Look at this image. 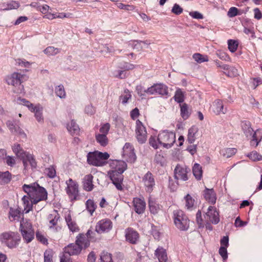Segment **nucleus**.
I'll return each mask as SVG.
<instances>
[{
    "mask_svg": "<svg viewBox=\"0 0 262 262\" xmlns=\"http://www.w3.org/2000/svg\"><path fill=\"white\" fill-rule=\"evenodd\" d=\"M20 211L17 209L11 208L9 212V219L11 221H19L21 219Z\"/></svg>",
    "mask_w": 262,
    "mask_h": 262,
    "instance_id": "obj_32",
    "label": "nucleus"
},
{
    "mask_svg": "<svg viewBox=\"0 0 262 262\" xmlns=\"http://www.w3.org/2000/svg\"><path fill=\"white\" fill-rule=\"evenodd\" d=\"M189 171L186 166L178 165L174 169V177L177 180L186 181L188 179L187 173Z\"/></svg>",
    "mask_w": 262,
    "mask_h": 262,
    "instance_id": "obj_17",
    "label": "nucleus"
},
{
    "mask_svg": "<svg viewBox=\"0 0 262 262\" xmlns=\"http://www.w3.org/2000/svg\"><path fill=\"white\" fill-rule=\"evenodd\" d=\"M174 98L175 101L178 103L182 102L184 101V94L181 90L178 89L176 91Z\"/></svg>",
    "mask_w": 262,
    "mask_h": 262,
    "instance_id": "obj_52",
    "label": "nucleus"
},
{
    "mask_svg": "<svg viewBox=\"0 0 262 262\" xmlns=\"http://www.w3.org/2000/svg\"><path fill=\"white\" fill-rule=\"evenodd\" d=\"M78 245L81 247L86 248L90 245V242L83 234H79L77 237L75 242Z\"/></svg>",
    "mask_w": 262,
    "mask_h": 262,
    "instance_id": "obj_33",
    "label": "nucleus"
},
{
    "mask_svg": "<svg viewBox=\"0 0 262 262\" xmlns=\"http://www.w3.org/2000/svg\"><path fill=\"white\" fill-rule=\"evenodd\" d=\"M19 7V4L16 1H11L7 4V7L6 10L16 9Z\"/></svg>",
    "mask_w": 262,
    "mask_h": 262,
    "instance_id": "obj_57",
    "label": "nucleus"
},
{
    "mask_svg": "<svg viewBox=\"0 0 262 262\" xmlns=\"http://www.w3.org/2000/svg\"><path fill=\"white\" fill-rule=\"evenodd\" d=\"M172 13L176 15L180 14L183 12V9L178 4H174L171 10Z\"/></svg>",
    "mask_w": 262,
    "mask_h": 262,
    "instance_id": "obj_63",
    "label": "nucleus"
},
{
    "mask_svg": "<svg viewBox=\"0 0 262 262\" xmlns=\"http://www.w3.org/2000/svg\"><path fill=\"white\" fill-rule=\"evenodd\" d=\"M15 62L16 64L17 65L24 68H29L32 64L31 62H28L25 59L20 58L15 59Z\"/></svg>",
    "mask_w": 262,
    "mask_h": 262,
    "instance_id": "obj_53",
    "label": "nucleus"
},
{
    "mask_svg": "<svg viewBox=\"0 0 262 262\" xmlns=\"http://www.w3.org/2000/svg\"><path fill=\"white\" fill-rule=\"evenodd\" d=\"M67 128L72 135H76L79 132V127L78 124L73 120L67 124Z\"/></svg>",
    "mask_w": 262,
    "mask_h": 262,
    "instance_id": "obj_30",
    "label": "nucleus"
},
{
    "mask_svg": "<svg viewBox=\"0 0 262 262\" xmlns=\"http://www.w3.org/2000/svg\"><path fill=\"white\" fill-rule=\"evenodd\" d=\"M56 95L61 99H64L66 97V93L62 85L57 86L55 89Z\"/></svg>",
    "mask_w": 262,
    "mask_h": 262,
    "instance_id": "obj_42",
    "label": "nucleus"
},
{
    "mask_svg": "<svg viewBox=\"0 0 262 262\" xmlns=\"http://www.w3.org/2000/svg\"><path fill=\"white\" fill-rule=\"evenodd\" d=\"M20 241V237L16 232L6 231L0 234V242L8 248L12 249L16 247Z\"/></svg>",
    "mask_w": 262,
    "mask_h": 262,
    "instance_id": "obj_5",
    "label": "nucleus"
},
{
    "mask_svg": "<svg viewBox=\"0 0 262 262\" xmlns=\"http://www.w3.org/2000/svg\"><path fill=\"white\" fill-rule=\"evenodd\" d=\"M110 166L112 170L123 172L127 168L125 162L121 160H111L109 162Z\"/></svg>",
    "mask_w": 262,
    "mask_h": 262,
    "instance_id": "obj_20",
    "label": "nucleus"
},
{
    "mask_svg": "<svg viewBox=\"0 0 262 262\" xmlns=\"http://www.w3.org/2000/svg\"><path fill=\"white\" fill-rule=\"evenodd\" d=\"M205 221L208 224L211 223L216 224L220 221V215L216 208L213 206H209L204 215Z\"/></svg>",
    "mask_w": 262,
    "mask_h": 262,
    "instance_id": "obj_10",
    "label": "nucleus"
},
{
    "mask_svg": "<svg viewBox=\"0 0 262 262\" xmlns=\"http://www.w3.org/2000/svg\"><path fill=\"white\" fill-rule=\"evenodd\" d=\"M111 125L108 123H105L101 125L99 128V132L98 134L106 135L110 130Z\"/></svg>",
    "mask_w": 262,
    "mask_h": 262,
    "instance_id": "obj_47",
    "label": "nucleus"
},
{
    "mask_svg": "<svg viewBox=\"0 0 262 262\" xmlns=\"http://www.w3.org/2000/svg\"><path fill=\"white\" fill-rule=\"evenodd\" d=\"M19 230L23 239L26 243H29L33 240L34 232L32 224L29 221L23 219L20 221Z\"/></svg>",
    "mask_w": 262,
    "mask_h": 262,
    "instance_id": "obj_7",
    "label": "nucleus"
},
{
    "mask_svg": "<svg viewBox=\"0 0 262 262\" xmlns=\"http://www.w3.org/2000/svg\"><path fill=\"white\" fill-rule=\"evenodd\" d=\"M64 217L70 230L72 232H78L79 230V227L76 223L72 220L70 211L67 210L65 212Z\"/></svg>",
    "mask_w": 262,
    "mask_h": 262,
    "instance_id": "obj_22",
    "label": "nucleus"
},
{
    "mask_svg": "<svg viewBox=\"0 0 262 262\" xmlns=\"http://www.w3.org/2000/svg\"><path fill=\"white\" fill-rule=\"evenodd\" d=\"M122 156L128 162H134L136 159V156L134 152V148L130 143H126L122 149Z\"/></svg>",
    "mask_w": 262,
    "mask_h": 262,
    "instance_id": "obj_13",
    "label": "nucleus"
},
{
    "mask_svg": "<svg viewBox=\"0 0 262 262\" xmlns=\"http://www.w3.org/2000/svg\"><path fill=\"white\" fill-rule=\"evenodd\" d=\"M149 143L150 145L155 149H157L159 147V145L160 144L159 142L158 137L157 138L154 136L150 137L149 139Z\"/></svg>",
    "mask_w": 262,
    "mask_h": 262,
    "instance_id": "obj_54",
    "label": "nucleus"
},
{
    "mask_svg": "<svg viewBox=\"0 0 262 262\" xmlns=\"http://www.w3.org/2000/svg\"><path fill=\"white\" fill-rule=\"evenodd\" d=\"M66 190L71 199H76L78 194V185L77 183L70 178L66 182Z\"/></svg>",
    "mask_w": 262,
    "mask_h": 262,
    "instance_id": "obj_12",
    "label": "nucleus"
},
{
    "mask_svg": "<svg viewBox=\"0 0 262 262\" xmlns=\"http://www.w3.org/2000/svg\"><path fill=\"white\" fill-rule=\"evenodd\" d=\"M192 172L196 179L201 180L203 174L202 166L199 164L195 163L192 167Z\"/></svg>",
    "mask_w": 262,
    "mask_h": 262,
    "instance_id": "obj_36",
    "label": "nucleus"
},
{
    "mask_svg": "<svg viewBox=\"0 0 262 262\" xmlns=\"http://www.w3.org/2000/svg\"><path fill=\"white\" fill-rule=\"evenodd\" d=\"M222 68L225 71L226 74L229 77H235L238 75L237 69L234 67L224 65Z\"/></svg>",
    "mask_w": 262,
    "mask_h": 262,
    "instance_id": "obj_34",
    "label": "nucleus"
},
{
    "mask_svg": "<svg viewBox=\"0 0 262 262\" xmlns=\"http://www.w3.org/2000/svg\"><path fill=\"white\" fill-rule=\"evenodd\" d=\"M247 157L253 161L262 160V156L256 151H253L247 155Z\"/></svg>",
    "mask_w": 262,
    "mask_h": 262,
    "instance_id": "obj_49",
    "label": "nucleus"
},
{
    "mask_svg": "<svg viewBox=\"0 0 262 262\" xmlns=\"http://www.w3.org/2000/svg\"><path fill=\"white\" fill-rule=\"evenodd\" d=\"M21 201L24 206V212L28 213L32 209L33 204H34V203L32 202L28 194L22 198Z\"/></svg>",
    "mask_w": 262,
    "mask_h": 262,
    "instance_id": "obj_28",
    "label": "nucleus"
},
{
    "mask_svg": "<svg viewBox=\"0 0 262 262\" xmlns=\"http://www.w3.org/2000/svg\"><path fill=\"white\" fill-rule=\"evenodd\" d=\"M49 10H50V7L47 5H39L37 7V10L45 15L49 12Z\"/></svg>",
    "mask_w": 262,
    "mask_h": 262,
    "instance_id": "obj_59",
    "label": "nucleus"
},
{
    "mask_svg": "<svg viewBox=\"0 0 262 262\" xmlns=\"http://www.w3.org/2000/svg\"><path fill=\"white\" fill-rule=\"evenodd\" d=\"M36 238L40 242L43 244L47 245L48 244V240L46 237L42 233L37 232L36 234Z\"/></svg>",
    "mask_w": 262,
    "mask_h": 262,
    "instance_id": "obj_58",
    "label": "nucleus"
},
{
    "mask_svg": "<svg viewBox=\"0 0 262 262\" xmlns=\"http://www.w3.org/2000/svg\"><path fill=\"white\" fill-rule=\"evenodd\" d=\"M11 180V174L9 171L0 172V183L1 184H7Z\"/></svg>",
    "mask_w": 262,
    "mask_h": 262,
    "instance_id": "obj_39",
    "label": "nucleus"
},
{
    "mask_svg": "<svg viewBox=\"0 0 262 262\" xmlns=\"http://www.w3.org/2000/svg\"><path fill=\"white\" fill-rule=\"evenodd\" d=\"M238 14V10L234 7H231L227 13V15L229 17H233Z\"/></svg>",
    "mask_w": 262,
    "mask_h": 262,
    "instance_id": "obj_56",
    "label": "nucleus"
},
{
    "mask_svg": "<svg viewBox=\"0 0 262 262\" xmlns=\"http://www.w3.org/2000/svg\"><path fill=\"white\" fill-rule=\"evenodd\" d=\"M204 195L205 199L208 202L211 203L212 204H214L216 202V195L212 189H206L204 191Z\"/></svg>",
    "mask_w": 262,
    "mask_h": 262,
    "instance_id": "obj_31",
    "label": "nucleus"
},
{
    "mask_svg": "<svg viewBox=\"0 0 262 262\" xmlns=\"http://www.w3.org/2000/svg\"><path fill=\"white\" fill-rule=\"evenodd\" d=\"M202 136V134L199 132V128L196 126H191L188 132L187 140L190 143L194 142L196 139Z\"/></svg>",
    "mask_w": 262,
    "mask_h": 262,
    "instance_id": "obj_21",
    "label": "nucleus"
},
{
    "mask_svg": "<svg viewBox=\"0 0 262 262\" xmlns=\"http://www.w3.org/2000/svg\"><path fill=\"white\" fill-rule=\"evenodd\" d=\"M131 95L128 91H124V94L121 97V100L122 103H126L128 100L130 98Z\"/></svg>",
    "mask_w": 262,
    "mask_h": 262,
    "instance_id": "obj_61",
    "label": "nucleus"
},
{
    "mask_svg": "<svg viewBox=\"0 0 262 262\" xmlns=\"http://www.w3.org/2000/svg\"><path fill=\"white\" fill-rule=\"evenodd\" d=\"M12 150L13 152L16 155V156L21 159L25 155H26L27 152L25 151L20 144H15L12 147Z\"/></svg>",
    "mask_w": 262,
    "mask_h": 262,
    "instance_id": "obj_37",
    "label": "nucleus"
},
{
    "mask_svg": "<svg viewBox=\"0 0 262 262\" xmlns=\"http://www.w3.org/2000/svg\"><path fill=\"white\" fill-rule=\"evenodd\" d=\"M22 188L34 204H37L47 199V192L45 189L36 183L30 185L24 184Z\"/></svg>",
    "mask_w": 262,
    "mask_h": 262,
    "instance_id": "obj_1",
    "label": "nucleus"
},
{
    "mask_svg": "<svg viewBox=\"0 0 262 262\" xmlns=\"http://www.w3.org/2000/svg\"><path fill=\"white\" fill-rule=\"evenodd\" d=\"M174 224L181 231H186L189 227V221L181 210H176L173 213Z\"/></svg>",
    "mask_w": 262,
    "mask_h": 262,
    "instance_id": "obj_6",
    "label": "nucleus"
},
{
    "mask_svg": "<svg viewBox=\"0 0 262 262\" xmlns=\"http://www.w3.org/2000/svg\"><path fill=\"white\" fill-rule=\"evenodd\" d=\"M145 92L148 95H160L165 97L169 96L168 86L163 83L155 84L145 90Z\"/></svg>",
    "mask_w": 262,
    "mask_h": 262,
    "instance_id": "obj_9",
    "label": "nucleus"
},
{
    "mask_svg": "<svg viewBox=\"0 0 262 262\" xmlns=\"http://www.w3.org/2000/svg\"><path fill=\"white\" fill-rule=\"evenodd\" d=\"M53 252L51 250H46L44 253L45 262H53Z\"/></svg>",
    "mask_w": 262,
    "mask_h": 262,
    "instance_id": "obj_55",
    "label": "nucleus"
},
{
    "mask_svg": "<svg viewBox=\"0 0 262 262\" xmlns=\"http://www.w3.org/2000/svg\"><path fill=\"white\" fill-rule=\"evenodd\" d=\"M135 133L136 138L140 143L143 144L146 142L147 137L146 129L139 120L136 122Z\"/></svg>",
    "mask_w": 262,
    "mask_h": 262,
    "instance_id": "obj_11",
    "label": "nucleus"
},
{
    "mask_svg": "<svg viewBox=\"0 0 262 262\" xmlns=\"http://www.w3.org/2000/svg\"><path fill=\"white\" fill-rule=\"evenodd\" d=\"M181 114L184 119H186L189 116L187 105L185 103L181 105Z\"/></svg>",
    "mask_w": 262,
    "mask_h": 262,
    "instance_id": "obj_50",
    "label": "nucleus"
},
{
    "mask_svg": "<svg viewBox=\"0 0 262 262\" xmlns=\"http://www.w3.org/2000/svg\"><path fill=\"white\" fill-rule=\"evenodd\" d=\"M17 102L19 104L26 106L31 112L33 113L34 117L38 123H43L45 120L43 115V107L41 104L35 105L26 99L20 98L17 99Z\"/></svg>",
    "mask_w": 262,
    "mask_h": 262,
    "instance_id": "obj_3",
    "label": "nucleus"
},
{
    "mask_svg": "<svg viewBox=\"0 0 262 262\" xmlns=\"http://www.w3.org/2000/svg\"><path fill=\"white\" fill-rule=\"evenodd\" d=\"M120 171H116V170H111L108 172V176L112 180L113 183L116 186L118 190L122 189V182L123 177Z\"/></svg>",
    "mask_w": 262,
    "mask_h": 262,
    "instance_id": "obj_15",
    "label": "nucleus"
},
{
    "mask_svg": "<svg viewBox=\"0 0 262 262\" xmlns=\"http://www.w3.org/2000/svg\"><path fill=\"white\" fill-rule=\"evenodd\" d=\"M28 79V77L25 74L18 72H13L6 77V83L13 87V91L16 93H21L24 90L22 84L23 80Z\"/></svg>",
    "mask_w": 262,
    "mask_h": 262,
    "instance_id": "obj_2",
    "label": "nucleus"
},
{
    "mask_svg": "<svg viewBox=\"0 0 262 262\" xmlns=\"http://www.w3.org/2000/svg\"><path fill=\"white\" fill-rule=\"evenodd\" d=\"M196 221L199 227L204 226V222L202 218V214L200 211H198L196 214Z\"/></svg>",
    "mask_w": 262,
    "mask_h": 262,
    "instance_id": "obj_62",
    "label": "nucleus"
},
{
    "mask_svg": "<svg viewBox=\"0 0 262 262\" xmlns=\"http://www.w3.org/2000/svg\"><path fill=\"white\" fill-rule=\"evenodd\" d=\"M237 150L234 148H226L222 149L221 151V154L222 156L225 158H228L236 152Z\"/></svg>",
    "mask_w": 262,
    "mask_h": 262,
    "instance_id": "obj_38",
    "label": "nucleus"
},
{
    "mask_svg": "<svg viewBox=\"0 0 262 262\" xmlns=\"http://www.w3.org/2000/svg\"><path fill=\"white\" fill-rule=\"evenodd\" d=\"M86 207L88 211L92 215L94 212L95 211L97 206L94 203L93 200L89 199L86 202Z\"/></svg>",
    "mask_w": 262,
    "mask_h": 262,
    "instance_id": "obj_43",
    "label": "nucleus"
},
{
    "mask_svg": "<svg viewBox=\"0 0 262 262\" xmlns=\"http://www.w3.org/2000/svg\"><path fill=\"white\" fill-rule=\"evenodd\" d=\"M125 238L127 241L135 244L139 238L138 233L132 228H128L125 231Z\"/></svg>",
    "mask_w": 262,
    "mask_h": 262,
    "instance_id": "obj_24",
    "label": "nucleus"
},
{
    "mask_svg": "<svg viewBox=\"0 0 262 262\" xmlns=\"http://www.w3.org/2000/svg\"><path fill=\"white\" fill-rule=\"evenodd\" d=\"M219 254L222 256L223 260H226L228 257L227 248L221 246L219 249Z\"/></svg>",
    "mask_w": 262,
    "mask_h": 262,
    "instance_id": "obj_60",
    "label": "nucleus"
},
{
    "mask_svg": "<svg viewBox=\"0 0 262 262\" xmlns=\"http://www.w3.org/2000/svg\"><path fill=\"white\" fill-rule=\"evenodd\" d=\"M99 262H114L112 255L107 252H102L100 255Z\"/></svg>",
    "mask_w": 262,
    "mask_h": 262,
    "instance_id": "obj_40",
    "label": "nucleus"
},
{
    "mask_svg": "<svg viewBox=\"0 0 262 262\" xmlns=\"http://www.w3.org/2000/svg\"><path fill=\"white\" fill-rule=\"evenodd\" d=\"M193 59L198 63L208 61V58L207 56L203 55L200 53H195L193 55Z\"/></svg>",
    "mask_w": 262,
    "mask_h": 262,
    "instance_id": "obj_48",
    "label": "nucleus"
},
{
    "mask_svg": "<svg viewBox=\"0 0 262 262\" xmlns=\"http://www.w3.org/2000/svg\"><path fill=\"white\" fill-rule=\"evenodd\" d=\"M155 255L159 262H167L168 257L166 250L162 248H158L155 251Z\"/></svg>",
    "mask_w": 262,
    "mask_h": 262,
    "instance_id": "obj_29",
    "label": "nucleus"
},
{
    "mask_svg": "<svg viewBox=\"0 0 262 262\" xmlns=\"http://www.w3.org/2000/svg\"><path fill=\"white\" fill-rule=\"evenodd\" d=\"M149 207L150 211L152 214L157 213L160 210L159 205L150 199L149 200Z\"/></svg>",
    "mask_w": 262,
    "mask_h": 262,
    "instance_id": "obj_45",
    "label": "nucleus"
},
{
    "mask_svg": "<svg viewBox=\"0 0 262 262\" xmlns=\"http://www.w3.org/2000/svg\"><path fill=\"white\" fill-rule=\"evenodd\" d=\"M47 174L51 178L55 177L56 176V171L53 167H50L46 169Z\"/></svg>",
    "mask_w": 262,
    "mask_h": 262,
    "instance_id": "obj_64",
    "label": "nucleus"
},
{
    "mask_svg": "<svg viewBox=\"0 0 262 262\" xmlns=\"http://www.w3.org/2000/svg\"><path fill=\"white\" fill-rule=\"evenodd\" d=\"M95 139L97 142L103 147L106 146L108 143V139L106 135L96 133Z\"/></svg>",
    "mask_w": 262,
    "mask_h": 262,
    "instance_id": "obj_35",
    "label": "nucleus"
},
{
    "mask_svg": "<svg viewBox=\"0 0 262 262\" xmlns=\"http://www.w3.org/2000/svg\"><path fill=\"white\" fill-rule=\"evenodd\" d=\"M133 205L135 211L138 214H142L144 212L146 203L141 198H136L133 200Z\"/></svg>",
    "mask_w": 262,
    "mask_h": 262,
    "instance_id": "obj_23",
    "label": "nucleus"
},
{
    "mask_svg": "<svg viewBox=\"0 0 262 262\" xmlns=\"http://www.w3.org/2000/svg\"><path fill=\"white\" fill-rule=\"evenodd\" d=\"M248 133L251 136V139L250 141V144L251 146L256 147L259 142L262 139V130L257 129L256 131L253 132V129L251 128H249L248 132L246 133L247 137H248Z\"/></svg>",
    "mask_w": 262,
    "mask_h": 262,
    "instance_id": "obj_16",
    "label": "nucleus"
},
{
    "mask_svg": "<svg viewBox=\"0 0 262 262\" xmlns=\"http://www.w3.org/2000/svg\"><path fill=\"white\" fill-rule=\"evenodd\" d=\"M113 228V223L108 219H103L99 221L95 227L96 231L98 233L109 232Z\"/></svg>",
    "mask_w": 262,
    "mask_h": 262,
    "instance_id": "obj_14",
    "label": "nucleus"
},
{
    "mask_svg": "<svg viewBox=\"0 0 262 262\" xmlns=\"http://www.w3.org/2000/svg\"><path fill=\"white\" fill-rule=\"evenodd\" d=\"M9 128L12 133H14L17 135H18L23 138H26V135L24 131L21 129L19 127L14 126L12 124L9 126Z\"/></svg>",
    "mask_w": 262,
    "mask_h": 262,
    "instance_id": "obj_44",
    "label": "nucleus"
},
{
    "mask_svg": "<svg viewBox=\"0 0 262 262\" xmlns=\"http://www.w3.org/2000/svg\"><path fill=\"white\" fill-rule=\"evenodd\" d=\"M21 159L23 161L25 169L35 168L36 167V162L32 154L27 152Z\"/></svg>",
    "mask_w": 262,
    "mask_h": 262,
    "instance_id": "obj_18",
    "label": "nucleus"
},
{
    "mask_svg": "<svg viewBox=\"0 0 262 262\" xmlns=\"http://www.w3.org/2000/svg\"><path fill=\"white\" fill-rule=\"evenodd\" d=\"M228 49L232 53L235 52L238 47V42L237 41L230 39L228 41Z\"/></svg>",
    "mask_w": 262,
    "mask_h": 262,
    "instance_id": "obj_51",
    "label": "nucleus"
},
{
    "mask_svg": "<svg viewBox=\"0 0 262 262\" xmlns=\"http://www.w3.org/2000/svg\"><path fill=\"white\" fill-rule=\"evenodd\" d=\"M142 181L145 187L146 191L150 192L155 186V180L152 174L150 172L146 173L143 178Z\"/></svg>",
    "mask_w": 262,
    "mask_h": 262,
    "instance_id": "obj_19",
    "label": "nucleus"
},
{
    "mask_svg": "<svg viewBox=\"0 0 262 262\" xmlns=\"http://www.w3.org/2000/svg\"><path fill=\"white\" fill-rule=\"evenodd\" d=\"M213 112L216 115L225 114L227 112V108L224 107L223 102L220 100H216L212 106Z\"/></svg>",
    "mask_w": 262,
    "mask_h": 262,
    "instance_id": "obj_26",
    "label": "nucleus"
},
{
    "mask_svg": "<svg viewBox=\"0 0 262 262\" xmlns=\"http://www.w3.org/2000/svg\"><path fill=\"white\" fill-rule=\"evenodd\" d=\"M158 140L163 147L169 148L176 141L175 134L172 132L163 130L158 135Z\"/></svg>",
    "mask_w": 262,
    "mask_h": 262,
    "instance_id": "obj_8",
    "label": "nucleus"
},
{
    "mask_svg": "<svg viewBox=\"0 0 262 262\" xmlns=\"http://www.w3.org/2000/svg\"><path fill=\"white\" fill-rule=\"evenodd\" d=\"M93 176L91 174L85 175L82 180V186L84 190L91 191L94 188L93 184Z\"/></svg>",
    "mask_w": 262,
    "mask_h": 262,
    "instance_id": "obj_25",
    "label": "nucleus"
},
{
    "mask_svg": "<svg viewBox=\"0 0 262 262\" xmlns=\"http://www.w3.org/2000/svg\"><path fill=\"white\" fill-rule=\"evenodd\" d=\"M87 162L90 165L100 167L105 165L110 158V155L106 152L95 151L90 152L87 155Z\"/></svg>",
    "mask_w": 262,
    "mask_h": 262,
    "instance_id": "obj_4",
    "label": "nucleus"
},
{
    "mask_svg": "<svg viewBox=\"0 0 262 262\" xmlns=\"http://www.w3.org/2000/svg\"><path fill=\"white\" fill-rule=\"evenodd\" d=\"M43 52L47 56H54L57 55L60 52L59 49L57 48H55L54 47H48L46 48L44 50Z\"/></svg>",
    "mask_w": 262,
    "mask_h": 262,
    "instance_id": "obj_41",
    "label": "nucleus"
},
{
    "mask_svg": "<svg viewBox=\"0 0 262 262\" xmlns=\"http://www.w3.org/2000/svg\"><path fill=\"white\" fill-rule=\"evenodd\" d=\"M184 200L185 202V207L188 209L191 208L193 206L195 201L190 194H187L184 198Z\"/></svg>",
    "mask_w": 262,
    "mask_h": 262,
    "instance_id": "obj_46",
    "label": "nucleus"
},
{
    "mask_svg": "<svg viewBox=\"0 0 262 262\" xmlns=\"http://www.w3.org/2000/svg\"><path fill=\"white\" fill-rule=\"evenodd\" d=\"M81 251V247L77 244L73 243L69 244L64 248V252L68 253L70 255H74L79 254Z\"/></svg>",
    "mask_w": 262,
    "mask_h": 262,
    "instance_id": "obj_27",
    "label": "nucleus"
}]
</instances>
